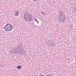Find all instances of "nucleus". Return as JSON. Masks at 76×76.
Segmentation results:
<instances>
[{"label": "nucleus", "instance_id": "f257e3e1", "mask_svg": "<svg viewBox=\"0 0 76 76\" xmlns=\"http://www.w3.org/2000/svg\"><path fill=\"white\" fill-rule=\"evenodd\" d=\"M4 29L7 31H10L12 29V26L11 25L7 24L5 26Z\"/></svg>", "mask_w": 76, "mask_h": 76}, {"label": "nucleus", "instance_id": "f03ea898", "mask_svg": "<svg viewBox=\"0 0 76 76\" xmlns=\"http://www.w3.org/2000/svg\"><path fill=\"white\" fill-rule=\"evenodd\" d=\"M18 69H21V66H18Z\"/></svg>", "mask_w": 76, "mask_h": 76}, {"label": "nucleus", "instance_id": "7ed1b4c3", "mask_svg": "<svg viewBox=\"0 0 76 76\" xmlns=\"http://www.w3.org/2000/svg\"><path fill=\"white\" fill-rule=\"evenodd\" d=\"M39 76H44L43 75H39Z\"/></svg>", "mask_w": 76, "mask_h": 76}]
</instances>
